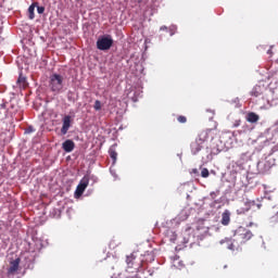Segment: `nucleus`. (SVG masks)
<instances>
[{
	"mask_svg": "<svg viewBox=\"0 0 278 278\" xmlns=\"http://www.w3.org/2000/svg\"><path fill=\"white\" fill-rule=\"evenodd\" d=\"M88 184H90V178H88V176H85L76 188V191H75L76 197H81V194L86 192V189L88 188Z\"/></svg>",
	"mask_w": 278,
	"mask_h": 278,
	"instance_id": "obj_6",
	"label": "nucleus"
},
{
	"mask_svg": "<svg viewBox=\"0 0 278 278\" xmlns=\"http://www.w3.org/2000/svg\"><path fill=\"white\" fill-rule=\"evenodd\" d=\"M248 123H257L260 121V115L257 113L250 112L247 115Z\"/></svg>",
	"mask_w": 278,
	"mask_h": 278,
	"instance_id": "obj_14",
	"label": "nucleus"
},
{
	"mask_svg": "<svg viewBox=\"0 0 278 278\" xmlns=\"http://www.w3.org/2000/svg\"><path fill=\"white\" fill-rule=\"evenodd\" d=\"M231 223V212L229 210H225L222 214L220 224L224 227H227Z\"/></svg>",
	"mask_w": 278,
	"mask_h": 278,
	"instance_id": "obj_11",
	"label": "nucleus"
},
{
	"mask_svg": "<svg viewBox=\"0 0 278 278\" xmlns=\"http://www.w3.org/2000/svg\"><path fill=\"white\" fill-rule=\"evenodd\" d=\"M224 242H226L227 249H229V251H240V247L243 244L240 242V240L236 239L235 235L230 239L226 238Z\"/></svg>",
	"mask_w": 278,
	"mask_h": 278,
	"instance_id": "obj_5",
	"label": "nucleus"
},
{
	"mask_svg": "<svg viewBox=\"0 0 278 278\" xmlns=\"http://www.w3.org/2000/svg\"><path fill=\"white\" fill-rule=\"evenodd\" d=\"M18 266H21V258H15L10 262V267L8 268V275H16L18 270Z\"/></svg>",
	"mask_w": 278,
	"mask_h": 278,
	"instance_id": "obj_9",
	"label": "nucleus"
},
{
	"mask_svg": "<svg viewBox=\"0 0 278 278\" xmlns=\"http://www.w3.org/2000/svg\"><path fill=\"white\" fill-rule=\"evenodd\" d=\"M16 84H17V86H20V88L27 87V78L25 76H23V73H20Z\"/></svg>",
	"mask_w": 278,
	"mask_h": 278,
	"instance_id": "obj_13",
	"label": "nucleus"
},
{
	"mask_svg": "<svg viewBox=\"0 0 278 278\" xmlns=\"http://www.w3.org/2000/svg\"><path fill=\"white\" fill-rule=\"evenodd\" d=\"M233 236L236 237V240H239L242 244H247L251 238H253V232L251 230L240 226L235 230Z\"/></svg>",
	"mask_w": 278,
	"mask_h": 278,
	"instance_id": "obj_3",
	"label": "nucleus"
},
{
	"mask_svg": "<svg viewBox=\"0 0 278 278\" xmlns=\"http://www.w3.org/2000/svg\"><path fill=\"white\" fill-rule=\"evenodd\" d=\"M93 110H96V112H99V110H101V101L96 100Z\"/></svg>",
	"mask_w": 278,
	"mask_h": 278,
	"instance_id": "obj_19",
	"label": "nucleus"
},
{
	"mask_svg": "<svg viewBox=\"0 0 278 278\" xmlns=\"http://www.w3.org/2000/svg\"><path fill=\"white\" fill-rule=\"evenodd\" d=\"M191 173H192L193 175H199V169L193 168V169H191Z\"/></svg>",
	"mask_w": 278,
	"mask_h": 278,
	"instance_id": "obj_23",
	"label": "nucleus"
},
{
	"mask_svg": "<svg viewBox=\"0 0 278 278\" xmlns=\"http://www.w3.org/2000/svg\"><path fill=\"white\" fill-rule=\"evenodd\" d=\"M109 155H110L111 160H113V164H116V160L118 157V153L116 152V148H114V146H112L110 148Z\"/></svg>",
	"mask_w": 278,
	"mask_h": 278,
	"instance_id": "obj_15",
	"label": "nucleus"
},
{
	"mask_svg": "<svg viewBox=\"0 0 278 278\" xmlns=\"http://www.w3.org/2000/svg\"><path fill=\"white\" fill-rule=\"evenodd\" d=\"M237 212H238V214H242V211H240V210H238Z\"/></svg>",
	"mask_w": 278,
	"mask_h": 278,
	"instance_id": "obj_24",
	"label": "nucleus"
},
{
	"mask_svg": "<svg viewBox=\"0 0 278 278\" xmlns=\"http://www.w3.org/2000/svg\"><path fill=\"white\" fill-rule=\"evenodd\" d=\"M38 14H45V7H37Z\"/></svg>",
	"mask_w": 278,
	"mask_h": 278,
	"instance_id": "obj_22",
	"label": "nucleus"
},
{
	"mask_svg": "<svg viewBox=\"0 0 278 278\" xmlns=\"http://www.w3.org/2000/svg\"><path fill=\"white\" fill-rule=\"evenodd\" d=\"M201 177H203L204 179H207V177H210V169H207L206 167L202 168Z\"/></svg>",
	"mask_w": 278,
	"mask_h": 278,
	"instance_id": "obj_17",
	"label": "nucleus"
},
{
	"mask_svg": "<svg viewBox=\"0 0 278 278\" xmlns=\"http://www.w3.org/2000/svg\"><path fill=\"white\" fill-rule=\"evenodd\" d=\"M52 92H60L64 88V76L60 74H52L49 83Z\"/></svg>",
	"mask_w": 278,
	"mask_h": 278,
	"instance_id": "obj_2",
	"label": "nucleus"
},
{
	"mask_svg": "<svg viewBox=\"0 0 278 278\" xmlns=\"http://www.w3.org/2000/svg\"><path fill=\"white\" fill-rule=\"evenodd\" d=\"M203 144L202 143H200L197 139L193 141V142H191V144H190V148H191V153L193 154V155H197V153H199L202 149H203Z\"/></svg>",
	"mask_w": 278,
	"mask_h": 278,
	"instance_id": "obj_12",
	"label": "nucleus"
},
{
	"mask_svg": "<svg viewBox=\"0 0 278 278\" xmlns=\"http://www.w3.org/2000/svg\"><path fill=\"white\" fill-rule=\"evenodd\" d=\"M138 1V3H142V0H137Z\"/></svg>",
	"mask_w": 278,
	"mask_h": 278,
	"instance_id": "obj_26",
	"label": "nucleus"
},
{
	"mask_svg": "<svg viewBox=\"0 0 278 278\" xmlns=\"http://www.w3.org/2000/svg\"><path fill=\"white\" fill-rule=\"evenodd\" d=\"M71 123H72L71 115H65L63 117V125H62V128H61L62 136H66V134H68V129H71Z\"/></svg>",
	"mask_w": 278,
	"mask_h": 278,
	"instance_id": "obj_7",
	"label": "nucleus"
},
{
	"mask_svg": "<svg viewBox=\"0 0 278 278\" xmlns=\"http://www.w3.org/2000/svg\"><path fill=\"white\" fill-rule=\"evenodd\" d=\"M36 5H38V3H33L28 8V18L30 21H34V18H36V14L34 13L36 10Z\"/></svg>",
	"mask_w": 278,
	"mask_h": 278,
	"instance_id": "obj_16",
	"label": "nucleus"
},
{
	"mask_svg": "<svg viewBox=\"0 0 278 278\" xmlns=\"http://www.w3.org/2000/svg\"><path fill=\"white\" fill-rule=\"evenodd\" d=\"M250 94L251 97H260V87H254Z\"/></svg>",
	"mask_w": 278,
	"mask_h": 278,
	"instance_id": "obj_18",
	"label": "nucleus"
},
{
	"mask_svg": "<svg viewBox=\"0 0 278 278\" xmlns=\"http://www.w3.org/2000/svg\"><path fill=\"white\" fill-rule=\"evenodd\" d=\"M143 262L142 256H139L137 253L126 256L127 268H134L135 270L132 273H138L142 268Z\"/></svg>",
	"mask_w": 278,
	"mask_h": 278,
	"instance_id": "obj_1",
	"label": "nucleus"
},
{
	"mask_svg": "<svg viewBox=\"0 0 278 278\" xmlns=\"http://www.w3.org/2000/svg\"><path fill=\"white\" fill-rule=\"evenodd\" d=\"M113 45L114 39H112V35L102 36L97 40V49H99V51H110Z\"/></svg>",
	"mask_w": 278,
	"mask_h": 278,
	"instance_id": "obj_4",
	"label": "nucleus"
},
{
	"mask_svg": "<svg viewBox=\"0 0 278 278\" xmlns=\"http://www.w3.org/2000/svg\"><path fill=\"white\" fill-rule=\"evenodd\" d=\"M177 121H178V123H187V122H188V118H186V116H184V115H179V116L177 117Z\"/></svg>",
	"mask_w": 278,
	"mask_h": 278,
	"instance_id": "obj_20",
	"label": "nucleus"
},
{
	"mask_svg": "<svg viewBox=\"0 0 278 278\" xmlns=\"http://www.w3.org/2000/svg\"><path fill=\"white\" fill-rule=\"evenodd\" d=\"M34 131H36V129H34V126H29L28 128H26L25 134H34Z\"/></svg>",
	"mask_w": 278,
	"mask_h": 278,
	"instance_id": "obj_21",
	"label": "nucleus"
},
{
	"mask_svg": "<svg viewBox=\"0 0 278 278\" xmlns=\"http://www.w3.org/2000/svg\"><path fill=\"white\" fill-rule=\"evenodd\" d=\"M161 29H166V26H162Z\"/></svg>",
	"mask_w": 278,
	"mask_h": 278,
	"instance_id": "obj_25",
	"label": "nucleus"
},
{
	"mask_svg": "<svg viewBox=\"0 0 278 278\" xmlns=\"http://www.w3.org/2000/svg\"><path fill=\"white\" fill-rule=\"evenodd\" d=\"M62 149L65 151V153H73L75 150V141L67 139L62 143Z\"/></svg>",
	"mask_w": 278,
	"mask_h": 278,
	"instance_id": "obj_10",
	"label": "nucleus"
},
{
	"mask_svg": "<svg viewBox=\"0 0 278 278\" xmlns=\"http://www.w3.org/2000/svg\"><path fill=\"white\" fill-rule=\"evenodd\" d=\"M211 131H212V129H206V130L200 131V134L198 135L195 140H198V142L204 147L205 141L210 139Z\"/></svg>",
	"mask_w": 278,
	"mask_h": 278,
	"instance_id": "obj_8",
	"label": "nucleus"
}]
</instances>
